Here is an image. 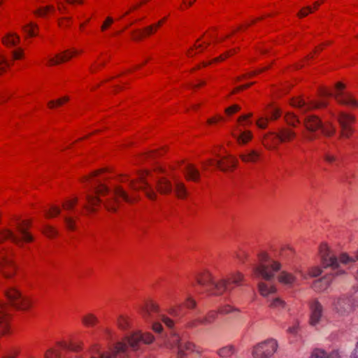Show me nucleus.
<instances>
[{"label":"nucleus","mask_w":358,"mask_h":358,"mask_svg":"<svg viewBox=\"0 0 358 358\" xmlns=\"http://www.w3.org/2000/svg\"><path fill=\"white\" fill-rule=\"evenodd\" d=\"M322 133L326 136H332L336 132L335 127L330 122L322 123V126L320 128Z\"/></svg>","instance_id":"46"},{"label":"nucleus","mask_w":358,"mask_h":358,"mask_svg":"<svg viewBox=\"0 0 358 358\" xmlns=\"http://www.w3.org/2000/svg\"><path fill=\"white\" fill-rule=\"evenodd\" d=\"M6 302L0 301V336L11 334L10 315L9 308L17 310L27 311L34 305L33 299L24 294L20 287L15 285H8L3 290Z\"/></svg>","instance_id":"2"},{"label":"nucleus","mask_w":358,"mask_h":358,"mask_svg":"<svg viewBox=\"0 0 358 358\" xmlns=\"http://www.w3.org/2000/svg\"><path fill=\"white\" fill-rule=\"evenodd\" d=\"M173 180L176 196L180 199H185L187 197L188 191L185 183L178 178H173Z\"/></svg>","instance_id":"26"},{"label":"nucleus","mask_w":358,"mask_h":358,"mask_svg":"<svg viewBox=\"0 0 358 358\" xmlns=\"http://www.w3.org/2000/svg\"><path fill=\"white\" fill-rule=\"evenodd\" d=\"M244 281V275L239 272L235 271L230 273L227 279H221L215 284V295H220L226 291L230 290L235 287L241 286Z\"/></svg>","instance_id":"9"},{"label":"nucleus","mask_w":358,"mask_h":358,"mask_svg":"<svg viewBox=\"0 0 358 358\" xmlns=\"http://www.w3.org/2000/svg\"><path fill=\"white\" fill-rule=\"evenodd\" d=\"M181 310H182V304H177V305L171 306L167 310V313H169V315H170L173 317L181 318L182 317Z\"/></svg>","instance_id":"49"},{"label":"nucleus","mask_w":358,"mask_h":358,"mask_svg":"<svg viewBox=\"0 0 358 358\" xmlns=\"http://www.w3.org/2000/svg\"><path fill=\"white\" fill-rule=\"evenodd\" d=\"M290 105L293 107L298 108L301 113H306L313 109L325 108L327 106V102L325 99H322L321 101H311L306 103L303 99L297 97L291 100Z\"/></svg>","instance_id":"14"},{"label":"nucleus","mask_w":358,"mask_h":358,"mask_svg":"<svg viewBox=\"0 0 358 358\" xmlns=\"http://www.w3.org/2000/svg\"><path fill=\"white\" fill-rule=\"evenodd\" d=\"M195 350V345L186 342L178 346L176 358H188V356Z\"/></svg>","instance_id":"27"},{"label":"nucleus","mask_w":358,"mask_h":358,"mask_svg":"<svg viewBox=\"0 0 358 358\" xmlns=\"http://www.w3.org/2000/svg\"><path fill=\"white\" fill-rule=\"evenodd\" d=\"M78 198L77 196H71L66 198L62 202V208L64 210H73L78 204Z\"/></svg>","instance_id":"38"},{"label":"nucleus","mask_w":358,"mask_h":358,"mask_svg":"<svg viewBox=\"0 0 358 358\" xmlns=\"http://www.w3.org/2000/svg\"><path fill=\"white\" fill-rule=\"evenodd\" d=\"M224 117L220 115H215L207 120V124L210 126L216 125L220 122H224Z\"/></svg>","instance_id":"61"},{"label":"nucleus","mask_w":358,"mask_h":358,"mask_svg":"<svg viewBox=\"0 0 358 358\" xmlns=\"http://www.w3.org/2000/svg\"><path fill=\"white\" fill-rule=\"evenodd\" d=\"M201 325H204L202 317H192L186 322L185 324V328L187 329H193Z\"/></svg>","instance_id":"41"},{"label":"nucleus","mask_w":358,"mask_h":358,"mask_svg":"<svg viewBox=\"0 0 358 358\" xmlns=\"http://www.w3.org/2000/svg\"><path fill=\"white\" fill-rule=\"evenodd\" d=\"M197 303L196 300L191 296H187L183 303V306L189 310L194 309Z\"/></svg>","instance_id":"60"},{"label":"nucleus","mask_w":358,"mask_h":358,"mask_svg":"<svg viewBox=\"0 0 358 358\" xmlns=\"http://www.w3.org/2000/svg\"><path fill=\"white\" fill-rule=\"evenodd\" d=\"M80 52L76 49L66 50L48 59L46 65L53 66L66 63L73 57L78 56Z\"/></svg>","instance_id":"15"},{"label":"nucleus","mask_w":358,"mask_h":358,"mask_svg":"<svg viewBox=\"0 0 358 358\" xmlns=\"http://www.w3.org/2000/svg\"><path fill=\"white\" fill-rule=\"evenodd\" d=\"M339 260L341 264L344 265L350 264L358 261V248L354 253L353 256H350L348 254L343 252L339 255Z\"/></svg>","instance_id":"34"},{"label":"nucleus","mask_w":358,"mask_h":358,"mask_svg":"<svg viewBox=\"0 0 358 358\" xmlns=\"http://www.w3.org/2000/svg\"><path fill=\"white\" fill-rule=\"evenodd\" d=\"M81 323L85 327L92 328L99 323V320L94 313H87L82 317Z\"/></svg>","instance_id":"29"},{"label":"nucleus","mask_w":358,"mask_h":358,"mask_svg":"<svg viewBox=\"0 0 358 358\" xmlns=\"http://www.w3.org/2000/svg\"><path fill=\"white\" fill-rule=\"evenodd\" d=\"M319 255L323 268H331L333 271L338 268L339 257L337 258L331 248L326 243H322L319 247Z\"/></svg>","instance_id":"10"},{"label":"nucleus","mask_w":358,"mask_h":358,"mask_svg":"<svg viewBox=\"0 0 358 358\" xmlns=\"http://www.w3.org/2000/svg\"><path fill=\"white\" fill-rule=\"evenodd\" d=\"M281 143L277 131H269L265 134L262 139V145L268 150H275Z\"/></svg>","instance_id":"20"},{"label":"nucleus","mask_w":358,"mask_h":358,"mask_svg":"<svg viewBox=\"0 0 358 358\" xmlns=\"http://www.w3.org/2000/svg\"><path fill=\"white\" fill-rule=\"evenodd\" d=\"M183 174L187 181L199 182L200 172L194 164H186L182 169Z\"/></svg>","instance_id":"23"},{"label":"nucleus","mask_w":358,"mask_h":358,"mask_svg":"<svg viewBox=\"0 0 358 358\" xmlns=\"http://www.w3.org/2000/svg\"><path fill=\"white\" fill-rule=\"evenodd\" d=\"M310 358H328V354L324 350L316 348L311 352Z\"/></svg>","instance_id":"59"},{"label":"nucleus","mask_w":358,"mask_h":358,"mask_svg":"<svg viewBox=\"0 0 358 358\" xmlns=\"http://www.w3.org/2000/svg\"><path fill=\"white\" fill-rule=\"evenodd\" d=\"M11 66L12 62L3 54L0 52V76L4 74Z\"/></svg>","instance_id":"44"},{"label":"nucleus","mask_w":358,"mask_h":358,"mask_svg":"<svg viewBox=\"0 0 358 358\" xmlns=\"http://www.w3.org/2000/svg\"><path fill=\"white\" fill-rule=\"evenodd\" d=\"M217 353L222 358H228L235 353V348L232 345L225 346L220 348Z\"/></svg>","instance_id":"47"},{"label":"nucleus","mask_w":358,"mask_h":358,"mask_svg":"<svg viewBox=\"0 0 358 358\" xmlns=\"http://www.w3.org/2000/svg\"><path fill=\"white\" fill-rule=\"evenodd\" d=\"M55 12V7L53 5L41 6L33 11V14L37 17H46Z\"/></svg>","instance_id":"30"},{"label":"nucleus","mask_w":358,"mask_h":358,"mask_svg":"<svg viewBox=\"0 0 358 358\" xmlns=\"http://www.w3.org/2000/svg\"><path fill=\"white\" fill-rule=\"evenodd\" d=\"M278 343L274 339H268L255 345L252 349L253 358H271L276 352Z\"/></svg>","instance_id":"11"},{"label":"nucleus","mask_w":358,"mask_h":358,"mask_svg":"<svg viewBox=\"0 0 358 358\" xmlns=\"http://www.w3.org/2000/svg\"><path fill=\"white\" fill-rule=\"evenodd\" d=\"M330 283L329 277H324L321 279L315 280L313 284V287L317 292H321L326 289Z\"/></svg>","instance_id":"35"},{"label":"nucleus","mask_w":358,"mask_h":358,"mask_svg":"<svg viewBox=\"0 0 358 358\" xmlns=\"http://www.w3.org/2000/svg\"><path fill=\"white\" fill-rule=\"evenodd\" d=\"M61 213V209L58 206L52 205L50 208L45 211V217L48 219L53 218L59 215Z\"/></svg>","instance_id":"50"},{"label":"nucleus","mask_w":358,"mask_h":358,"mask_svg":"<svg viewBox=\"0 0 358 358\" xmlns=\"http://www.w3.org/2000/svg\"><path fill=\"white\" fill-rule=\"evenodd\" d=\"M31 222L27 220H20L13 217L8 223V227L0 229V244L10 240L14 244L22 247L24 243L34 242V237L28 230Z\"/></svg>","instance_id":"4"},{"label":"nucleus","mask_w":358,"mask_h":358,"mask_svg":"<svg viewBox=\"0 0 358 358\" xmlns=\"http://www.w3.org/2000/svg\"><path fill=\"white\" fill-rule=\"evenodd\" d=\"M235 257L241 262L243 263L248 259V253L243 248H238L235 252Z\"/></svg>","instance_id":"58"},{"label":"nucleus","mask_w":358,"mask_h":358,"mask_svg":"<svg viewBox=\"0 0 358 358\" xmlns=\"http://www.w3.org/2000/svg\"><path fill=\"white\" fill-rule=\"evenodd\" d=\"M337 120L340 126V135L341 138H350L355 133L354 124L356 122V117L350 113L341 112Z\"/></svg>","instance_id":"12"},{"label":"nucleus","mask_w":358,"mask_h":358,"mask_svg":"<svg viewBox=\"0 0 358 358\" xmlns=\"http://www.w3.org/2000/svg\"><path fill=\"white\" fill-rule=\"evenodd\" d=\"M241 108L238 104L231 105L225 108L224 113L227 116L231 117L241 110Z\"/></svg>","instance_id":"57"},{"label":"nucleus","mask_w":358,"mask_h":358,"mask_svg":"<svg viewBox=\"0 0 358 358\" xmlns=\"http://www.w3.org/2000/svg\"><path fill=\"white\" fill-rule=\"evenodd\" d=\"M117 324L120 329L127 330L131 327V320L127 315H121L117 318Z\"/></svg>","instance_id":"37"},{"label":"nucleus","mask_w":358,"mask_h":358,"mask_svg":"<svg viewBox=\"0 0 358 358\" xmlns=\"http://www.w3.org/2000/svg\"><path fill=\"white\" fill-rule=\"evenodd\" d=\"M281 266L278 261L262 251L257 255V262L252 267V275L253 278L270 281L274 278L275 273L280 270Z\"/></svg>","instance_id":"5"},{"label":"nucleus","mask_w":358,"mask_h":358,"mask_svg":"<svg viewBox=\"0 0 358 358\" xmlns=\"http://www.w3.org/2000/svg\"><path fill=\"white\" fill-rule=\"evenodd\" d=\"M278 280L281 284L292 285L296 280V277L291 273L282 271L278 274Z\"/></svg>","instance_id":"31"},{"label":"nucleus","mask_w":358,"mask_h":358,"mask_svg":"<svg viewBox=\"0 0 358 358\" xmlns=\"http://www.w3.org/2000/svg\"><path fill=\"white\" fill-rule=\"evenodd\" d=\"M45 358H60V348L57 345L48 349L45 354Z\"/></svg>","instance_id":"53"},{"label":"nucleus","mask_w":358,"mask_h":358,"mask_svg":"<svg viewBox=\"0 0 358 358\" xmlns=\"http://www.w3.org/2000/svg\"><path fill=\"white\" fill-rule=\"evenodd\" d=\"M20 41V36L13 32H8L1 38L2 44L9 48L17 46Z\"/></svg>","instance_id":"25"},{"label":"nucleus","mask_w":358,"mask_h":358,"mask_svg":"<svg viewBox=\"0 0 358 358\" xmlns=\"http://www.w3.org/2000/svg\"><path fill=\"white\" fill-rule=\"evenodd\" d=\"M143 31V34L145 38L149 37L153 34H155L157 31V29L152 24L149 26H147L142 29Z\"/></svg>","instance_id":"64"},{"label":"nucleus","mask_w":358,"mask_h":358,"mask_svg":"<svg viewBox=\"0 0 358 358\" xmlns=\"http://www.w3.org/2000/svg\"><path fill=\"white\" fill-rule=\"evenodd\" d=\"M239 158L245 164H256L262 159V152L256 149H247L239 155Z\"/></svg>","instance_id":"17"},{"label":"nucleus","mask_w":358,"mask_h":358,"mask_svg":"<svg viewBox=\"0 0 358 358\" xmlns=\"http://www.w3.org/2000/svg\"><path fill=\"white\" fill-rule=\"evenodd\" d=\"M164 173L162 167L157 166L152 171H138L134 178L122 174L110 179L106 169L96 170L81 179L82 182H89L93 187L92 192L85 196L84 208L88 213H94L103 203L108 211L115 212L121 201L131 203L138 201L137 192L139 190L143 191L149 199L155 200L157 194L150 185V182L155 179L157 180V191L160 194H169L173 185L170 180L162 176Z\"/></svg>","instance_id":"1"},{"label":"nucleus","mask_w":358,"mask_h":358,"mask_svg":"<svg viewBox=\"0 0 358 358\" xmlns=\"http://www.w3.org/2000/svg\"><path fill=\"white\" fill-rule=\"evenodd\" d=\"M268 303L270 308L275 309H281L285 306V302L279 297L268 299Z\"/></svg>","instance_id":"48"},{"label":"nucleus","mask_w":358,"mask_h":358,"mask_svg":"<svg viewBox=\"0 0 358 358\" xmlns=\"http://www.w3.org/2000/svg\"><path fill=\"white\" fill-rule=\"evenodd\" d=\"M18 266L12 254L8 250H0V273L6 279H12L17 272Z\"/></svg>","instance_id":"8"},{"label":"nucleus","mask_w":358,"mask_h":358,"mask_svg":"<svg viewBox=\"0 0 358 358\" xmlns=\"http://www.w3.org/2000/svg\"><path fill=\"white\" fill-rule=\"evenodd\" d=\"M160 311L159 305L152 299L145 301L140 309V314L145 320H150L152 314L158 313Z\"/></svg>","instance_id":"18"},{"label":"nucleus","mask_w":358,"mask_h":358,"mask_svg":"<svg viewBox=\"0 0 358 358\" xmlns=\"http://www.w3.org/2000/svg\"><path fill=\"white\" fill-rule=\"evenodd\" d=\"M218 312L216 310L208 311L203 317L204 326L213 323L218 316Z\"/></svg>","instance_id":"45"},{"label":"nucleus","mask_w":358,"mask_h":358,"mask_svg":"<svg viewBox=\"0 0 358 358\" xmlns=\"http://www.w3.org/2000/svg\"><path fill=\"white\" fill-rule=\"evenodd\" d=\"M11 57L12 60L10 62H12L13 65L15 61L22 60L24 58V50L21 48H19L13 50L11 52Z\"/></svg>","instance_id":"54"},{"label":"nucleus","mask_w":358,"mask_h":358,"mask_svg":"<svg viewBox=\"0 0 358 358\" xmlns=\"http://www.w3.org/2000/svg\"><path fill=\"white\" fill-rule=\"evenodd\" d=\"M278 138L281 143H289L294 141L296 137V133L294 130L289 127H280L277 131Z\"/></svg>","instance_id":"24"},{"label":"nucleus","mask_w":358,"mask_h":358,"mask_svg":"<svg viewBox=\"0 0 358 358\" xmlns=\"http://www.w3.org/2000/svg\"><path fill=\"white\" fill-rule=\"evenodd\" d=\"M258 289L260 294L263 296H268L270 294H274L277 290L275 285L264 282H260L258 284Z\"/></svg>","instance_id":"32"},{"label":"nucleus","mask_w":358,"mask_h":358,"mask_svg":"<svg viewBox=\"0 0 358 358\" xmlns=\"http://www.w3.org/2000/svg\"><path fill=\"white\" fill-rule=\"evenodd\" d=\"M237 52L236 49H231L229 50L224 53L220 55L219 57H217L211 60H209L208 62H203L200 65H199L198 69L201 67H206L208 65H210L214 63L221 62L224 61L228 57H230L235 55Z\"/></svg>","instance_id":"28"},{"label":"nucleus","mask_w":358,"mask_h":358,"mask_svg":"<svg viewBox=\"0 0 358 358\" xmlns=\"http://www.w3.org/2000/svg\"><path fill=\"white\" fill-rule=\"evenodd\" d=\"M344 88V84L338 82L336 84L334 90L324 89L321 92V94L325 97L334 96L336 100L341 104L347 105L353 108L358 107V101L356 99H355L350 94L342 92Z\"/></svg>","instance_id":"7"},{"label":"nucleus","mask_w":358,"mask_h":358,"mask_svg":"<svg viewBox=\"0 0 358 358\" xmlns=\"http://www.w3.org/2000/svg\"><path fill=\"white\" fill-rule=\"evenodd\" d=\"M42 232L45 236L50 238H55L57 235V231L56 229L48 224H46L43 227Z\"/></svg>","instance_id":"52"},{"label":"nucleus","mask_w":358,"mask_h":358,"mask_svg":"<svg viewBox=\"0 0 358 358\" xmlns=\"http://www.w3.org/2000/svg\"><path fill=\"white\" fill-rule=\"evenodd\" d=\"M336 310L341 314L350 310V306L348 299H340L334 304Z\"/></svg>","instance_id":"42"},{"label":"nucleus","mask_w":358,"mask_h":358,"mask_svg":"<svg viewBox=\"0 0 358 358\" xmlns=\"http://www.w3.org/2000/svg\"><path fill=\"white\" fill-rule=\"evenodd\" d=\"M217 312L220 315H227L234 312H238V310L231 305H224L219 307Z\"/></svg>","instance_id":"56"},{"label":"nucleus","mask_w":358,"mask_h":358,"mask_svg":"<svg viewBox=\"0 0 358 358\" xmlns=\"http://www.w3.org/2000/svg\"><path fill=\"white\" fill-rule=\"evenodd\" d=\"M114 22H115V20L112 17H110V16L106 17L100 27L101 32H102V33L106 32L113 24Z\"/></svg>","instance_id":"55"},{"label":"nucleus","mask_w":358,"mask_h":358,"mask_svg":"<svg viewBox=\"0 0 358 358\" xmlns=\"http://www.w3.org/2000/svg\"><path fill=\"white\" fill-rule=\"evenodd\" d=\"M310 324L314 326L320 321L323 313V307L319 301L314 300L310 303Z\"/></svg>","instance_id":"22"},{"label":"nucleus","mask_w":358,"mask_h":358,"mask_svg":"<svg viewBox=\"0 0 358 358\" xmlns=\"http://www.w3.org/2000/svg\"><path fill=\"white\" fill-rule=\"evenodd\" d=\"M221 38H217L214 34H206L196 40L194 45L187 51V56L192 57L204 50L210 52L214 49L216 44L221 42Z\"/></svg>","instance_id":"6"},{"label":"nucleus","mask_w":358,"mask_h":358,"mask_svg":"<svg viewBox=\"0 0 358 358\" xmlns=\"http://www.w3.org/2000/svg\"><path fill=\"white\" fill-rule=\"evenodd\" d=\"M194 279L198 285L206 287L208 286H213V289L212 291L214 294L215 292V284L217 282L214 281L213 276L210 271L207 268H202L194 275Z\"/></svg>","instance_id":"16"},{"label":"nucleus","mask_w":358,"mask_h":358,"mask_svg":"<svg viewBox=\"0 0 358 358\" xmlns=\"http://www.w3.org/2000/svg\"><path fill=\"white\" fill-rule=\"evenodd\" d=\"M232 136L239 145H245L248 144L254 138L253 133L250 130H242L237 127L232 131Z\"/></svg>","instance_id":"21"},{"label":"nucleus","mask_w":358,"mask_h":358,"mask_svg":"<svg viewBox=\"0 0 358 358\" xmlns=\"http://www.w3.org/2000/svg\"><path fill=\"white\" fill-rule=\"evenodd\" d=\"M69 101V96H64L59 99H57L55 100H51V101H48L47 105L50 109H56V108L63 106Z\"/></svg>","instance_id":"36"},{"label":"nucleus","mask_w":358,"mask_h":358,"mask_svg":"<svg viewBox=\"0 0 358 358\" xmlns=\"http://www.w3.org/2000/svg\"><path fill=\"white\" fill-rule=\"evenodd\" d=\"M154 341L155 337L150 332L138 330L115 343L108 350L101 351L97 344L92 345L90 358H130L128 345L134 350H137L140 343L150 345Z\"/></svg>","instance_id":"3"},{"label":"nucleus","mask_w":358,"mask_h":358,"mask_svg":"<svg viewBox=\"0 0 358 358\" xmlns=\"http://www.w3.org/2000/svg\"><path fill=\"white\" fill-rule=\"evenodd\" d=\"M284 120L286 124L292 127H296L300 123L297 115L292 112H287L284 115Z\"/></svg>","instance_id":"39"},{"label":"nucleus","mask_w":358,"mask_h":358,"mask_svg":"<svg viewBox=\"0 0 358 358\" xmlns=\"http://www.w3.org/2000/svg\"><path fill=\"white\" fill-rule=\"evenodd\" d=\"M64 222H65L66 228L69 230H71V231L76 230V220L74 218L69 217V216H65L64 217Z\"/></svg>","instance_id":"62"},{"label":"nucleus","mask_w":358,"mask_h":358,"mask_svg":"<svg viewBox=\"0 0 358 358\" xmlns=\"http://www.w3.org/2000/svg\"><path fill=\"white\" fill-rule=\"evenodd\" d=\"M24 34L29 37H35L38 33V26L36 23L30 22L23 27Z\"/></svg>","instance_id":"33"},{"label":"nucleus","mask_w":358,"mask_h":358,"mask_svg":"<svg viewBox=\"0 0 358 358\" xmlns=\"http://www.w3.org/2000/svg\"><path fill=\"white\" fill-rule=\"evenodd\" d=\"M180 336L177 334H171L170 337L169 338L168 341L165 343V346L167 348H173L175 347H178L180 345Z\"/></svg>","instance_id":"43"},{"label":"nucleus","mask_w":358,"mask_h":358,"mask_svg":"<svg viewBox=\"0 0 358 358\" xmlns=\"http://www.w3.org/2000/svg\"><path fill=\"white\" fill-rule=\"evenodd\" d=\"M238 164V159L232 155L222 157L217 162V168L224 172H231L235 170Z\"/></svg>","instance_id":"19"},{"label":"nucleus","mask_w":358,"mask_h":358,"mask_svg":"<svg viewBox=\"0 0 358 358\" xmlns=\"http://www.w3.org/2000/svg\"><path fill=\"white\" fill-rule=\"evenodd\" d=\"M265 113L270 115L271 120L274 121L280 117L282 112L279 108H277L273 105H268L266 108Z\"/></svg>","instance_id":"40"},{"label":"nucleus","mask_w":358,"mask_h":358,"mask_svg":"<svg viewBox=\"0 0 358 358\" xmlns=\"http://www.w3.org/2000/svg\"><path fill=\"white\" fill-rule=\"evenodd\" d=\"M71 24V17H62L58 20V26L61 29H67Z\"/></svg>","instance_id":"63"},{"label":"nucleus","mask_w":358,"mask_h":358,"mask_svg":"<svg viewBox=\"0 0 358 358\" xmlns=\"http://www.w3.org/2000/svg\"><path fill=\"white\" fill-rule=\"evenodd\" d=\"M303 125L307 130L303 134V138L308 141H313L316 138L313 133L320 129L322 122L318 116L309 115L304 118Z\"/></svg>","instance_id":"13"},{"label":"nucleus","mask_w":358,"mask_h":358,"mask_svg":"<svg viewBox=\"0 0 358 358\" xmlns=\"http://www.w3.org/2000/svg\"><path fill=\"white\" fill-rule=\"evenodd\" d=\"M252 113L241 115L237 120V122L238 124V126L237 127H238L239 126L243 127L250 126L252 124V122L250 120V117H252Z\"/></svg>","instance_id":"51"}]
</instances>
